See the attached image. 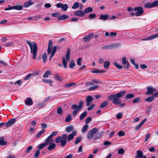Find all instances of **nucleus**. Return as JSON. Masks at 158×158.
Wrapping results in <instances>:
<instances>
[{"mask_svg":"<svg viewBox=\"0 0 158 158\" xmlns=\"http://www.w3.org/2000/svg\"><path fill=\"white\" fill-rule=\"evenodd\" d=\"M92 73H102L104 72V71H100L98 69H96L92 71Z\"/></svg>","mask_w":158,"mask_h":158,"instance_id":"58","label":"nucleus"},{"mask_svg":"<svg viewBox=\"0 0 158 158\" xmlns=\"http://www.w3.org/2000/svg\"><path fill=\"white\" fill-rule=\"evenodd\" d=\"M109 17V16L108 15H101L99 18L100 19H102L104 20H106Z\"/></svg>","mask_w":158,"mask_h":158,"instance_id":"26","label":"nucleus"},{"mask_svg":"<svg viewBox=\"0 0 158 158\" xmlns=\"http://www.w3.org/2000/svg\"><path fill=\"white\" fill-rule=\"evenodd\" d=\"M93 9L90 7H89L86 8L84 10V14H87L89 13H90L93 11Z\"/></svg>","mask_w":158,"mask_h":158,"instance_id":"21","label":"nucleus"},{"mask_svg":"<svg viewBox=\"0 0 158 158\" xmlns=\"http://www.w3.org/2000/svg\"><path fill=\"white\" fill-rule=\"evenodd\" d=\"M74 15L75 16L82 17L85 15L84 12L81 10H77L75 11Z\"/></svg>","mask_w":158,"mask_h":158,"instance_id":"11","label":"nucleus"},{"mask_svg":"<svg viewBox=\"0 0 158 158\" xmlns=\"http://www.w3.org/2000/svg\"><path fill=\"white\" fill-rule=\"evenodd\" d=\"M96 17V15L95 14H90L88 17V19L89 20H91L92 19L95 18Z\"/></svg>","mask_w":158,"mask_h":158,"instance_id":"40","label":"nucleus"},{"mask_svg":"<svg viewBox=\"0 0 158 158\" xmlns=\"http://www.w3.org/2000/svg\"><path fill=\"white\" fill-rule=\"evenodd\" d=\"M15 6V9L17 10H20L22 9L23 6L22 5H16Z\"/></svg>","mask_w":158,"mask_h":158,"instance_id":"42","label":"nucleus"},{"mask_svg":"<svg viewBox=\"0 0 158 158\" xmlns=\"http://www.w3.org/2000/svg\"><path fill=\"white\" fill-rule=\"evenodd\" d=\"M52 46V40H49V41L48 49L47 50L48 53L49 54H50L51 53Z\"/></svg>","mask_w":158,"mask_h":158,"instance_id":"13","label":"nucleus"},{"mask_svg":"<svg viewBox=\"0 0 158 158\" xmlns=\"http://www.w3.org/2000/svg\"><path fill=\"white\" fill-rule=\"evenodd\" d=\"M68 7V6L67 4H63L61 8L64 11H65L67 10Z\"/></svg>","mask_w":158,"mask_h":158,"instance_id":"43","label":"nucleus"},{"mask_svg":"<svg viewBox=\"0 0 158 158\" xmlns=\"http://www.w3.org/2000/svg\"><path fill=\"white\" fill-rule=\"evenodd\" d=\"M42 81L44 83H49L50 86L52 85V81L50 80L49 79H43L42 80Z\"/></svg>","mask_w":158,"mask_h":158,"instance_id":"30","label":"nucleus"},{"mask_svg":"<svg viewBox=\"0 0 158 158\" xmlns=\"http://www.w3.org/2000/svg\"><path fill=\"white\" fill-rule=\"evenodd\" d=\"M16 121V118H14L9 120L6 123H0V124L1 125H0V128H1L2 127H6V128H7L13 125Z\"/></svg>","mask_w":158,"mask_h":158,"instance_id":"5","label":"nucleus"},{"mask_svg":"<svg viewBox=\"0 0 158 158\" xmlns=\"http://www.w3.org/2000/svg\"><path fill=\"white\" fill-rule=\"evenodd\" d=\"M34 74L33 73H30L28 74L26 77H25L24 80H28L31 76H34Z\"/></svg>","mask_w":158,"mask_h":158,"instance_id":"50","label":"nucleus"},{"mask_svg":"<svg viewBox=\"0 0 158 158\" xmlns=\"http://www.w3.org/2000/svg\"><path fill=\"white\" fill-rule=\"evenodd\" d=\"M147 91L146 93L147 95H151L156 90V89L154 88L153 87L148 86L147 88Z\"/></svg>","mask_w":158,"mask_h":158,"instance_id":"9","label":"nucleus"},{"mask_svg":"<svg viewBox=\"0 0 158 158\" xmlns=\"http://www.w3.org/2000/svg\"><path fill=\"white\" fill-rule=\"evenodd\" d=\"M40 150H38L35 153L34 158H38L39 156L40 153Z\"/></svg>","mask_w":158,"mask_h":158,"instance_id":"41","label":"nucleus"},{"mask_svg":"<svg viewBox=\"0 0 158 158\" xmlns=\"http://www.w3.org/2000/svg\"><path fill=\"white\" fill-rule=\"evenodd\" d=\"M98 87V86L97 85H95L94 86L90 87L89 89V90L91 91L93 90H94L97 89Z\"/></svg>","mask_w":158,"mask_h":158,"instance_id":"52","label":"nucleus"},{"mask_svg":"<svg viewBox=\"0 0 158 158\" xmlns=\"http://www.w3.org/2000/svg\"><path fill=\"white\" fill-rule=\"evenodd\" d=\"M77 131H74L68 136L66 134H63L62 136H59L57 137L55 139V142L56 143H60L61 146L64 147L67 143V138L68 141H70L73 139L74 136L77 135Z\"/></svg>","mask_w":158,"mask_h":158,"instance_id":"1","label":"nucleus"},{"mask_svg":"<svg viewBox=\"0 0 158 158\" xmlns=\"http://www.w3.org/2000/svg\"><path fill=\"white\" fill-rule=\"evenodd\" d=\"M136 153L137 155L135 156L136 158H146V156L143 155V152L141 150L137 151Z\"/></svg>","mask_w":158,"mask_h":158,"instance_id":"10","label":"nucleus"},{"mask_svg":"<svg viewBox=\"0 0 158 158\" xmlns=\"http://www.w3.org/2000/svg\"><path fill=\"white\" fill-rule=\"evenodd\" d=\"M27 43L29 45L31 49V53L32 54V58L35 59L37 56V45L35 42H32L31 43L30 41L27 40Z\"/></svg>","mask_w":158,"mask_h":158,"instance_id":"2","label":"nucleus"},{"mask_svg":"<svg viewBox=\"0 0 158 158\" xmlns=\"http://www.w3.org/2000/svg\"><path fill=\"white\" fill-rule=\"evenodd\" d=\"M75 64L73 60L71 61L69 64V67L70 69H72L75 67Z\"/></svg>","mask_w":158,"mask_h":158,"instance_id":"37","label":"nucleus"},{"mask_svg":"<svg viewBox=\"0 0 158 158\" xmlns=\"http://www.w3.org/2000/svg\"><path fill=\"white\" fill-rule=\"evenodd\" d=\"M34 2L31 0H30L27 2H24L23 4V6L25 7H27L31 5H33Z\"/></svg>","mask_w":158,"mask_h":158,"instance_id":"14","label":"nucleus"},{"mask_svg":"<svg viewBox=\"0 0 158 158\" xmlns=\"http://www.w3.org/2000/svg\"><path fill=\"white\" fill-rule=\"evenodd\" d=\"M142 125H143L140 123L139 124L135 126V130L137 131L139 130Z\"/></svg>","mask_w":158,"mask_h":158,"instance_id":"49","label":"nucleus"},{"mask_svg":"<svg viewBox=\"0 0 158 158\" xmlns=\"http://www.w3.org/2000/svg\"><path fill=\"white\" fill-rule=\"evenodd\" d=\"M81 139V138L80 137H77L75 141L74 142V144H76L78 143L80 141Z\"/></svg>","mask_w":158,"mask_h":158,"instance_id":"46","label":"nucleus"},{"mask_svg":"<svg viewBox=\"0 0 158 158\" xmlns=\"http://www.w3.org/2000/svg\"><path fill=\"white\" fill-rule=\"evenodd\" d=\"M108 102L107 101H105L102 102L101 104L100 107L102 108L106 106L108 104Z\"/></svg>","mask_w":158,"mask_h":158,"instance_id":"35","label":"nucleus"},{"mask_svg":"<svg viewBox=\"0 0 158 158\" xmlns=\"http://www.w3.org/2000/svg\"><path fill=\"white\" fill-rule=\"evenodd\" d=\"M52 75L51 73L49 71H48L43 75L44 77H48L49 75Z\"/></svg>","mask_w":158,"mask_h":158,"instance_id":"39","label":"nucleus"},{"mask_svg":"<svg viewBox=\"0 0 158 158\" xmlns=\"http://www.w3.org/2000/svg\"><path fill=\"white\" fill-rule=\"evenodd\" d=\"M55 78L57 80L59 81H62V78L61 77L60 75L58 74H56L55 76Z\"/></svg>","mask_w":158,"mask_h":158,"instance_id":"44","label":"nucleus"},{"mask_svg":"<svg viewBox=\"0 0 158 158\" xmlns=\"http://www.w3.org/2000/svg\"><path fill=\"white\" fill-rule=\"evenodd\" d=\"M74 129V128L73 126L69 125L66 128L65 131L67 132H70L73 131Z\"/></svg>","mask_w":158,"mask_h":158,"instance_id":"20","label":"nucleus"},{"mask_svg":"<svg viewBox=\"0 0 158 158\" xmlns=\"http://www.w3.org/2000/svg\"><path fill=\"white\" fill-rule=\"evenodd\" d=\"M122 62L123 64L124 65H126L124 67L125 68H128V67L129 66V63L127 61L126 57H124L123 58Z\"/></svg>","mask_w":158,"mask_h":158,"instance_id":"17","label":"nucleus"},{"mask_svg":"<svg viewBox=\"0 0 158 158\" xmlns=\"http://www.w3.org/2000/svg\"><path fill=\"white\" fill-rule=\"evenodd\" d=\"M94 100V98L91 96H88L85 98L86 101V105L87 106H89L91 105Z\"/></svg>","mask_w":158,"mask_h":158,"instance_id":"8","label":"nucleus"},{"mask_svg":"<svg viewBox=\"0 0 158 158\" xmlns=\"http://www.w3.org/2000/svg\"><path fill=\"white\" fill-rule=\"evenodd\" d=\"M140 100L141 98H137L134 99L133 101V103H137L140 102Z\"/></svg>","mask_w":158,"mask_h":158,"instance_id":"59","label":"nucleus"},{"mask_svg":"<svg viewBox=\"0 0 158 158\" xmlns=\"http://www.w3.org/2000/svg\"><path fill=\"white\" fill-rule=\"evenodd\" d=\"M102 49H112L111 45L104 46L102 47Z\"/></svg>","mask_w":158,"mask_h":158,"instance_id":"56","label":"nucleus"},{"mask_svg":"<svg viewBox=\"0 0 158 158\" xmlns=\"http://www.w3.org/2000/svg\"><path fill=\"white\" fill-rule=\"evenodd\" d=\"M95 106V105L94 104H92L91 106L87 108V109L88 110L90 111L93 109Z\"/></svg>","mask_w":158,"mask_h":158,"instance_id":"57","label":"nucleus"},{"mask_svg":"<svg viewBox=\"0 0 158 158\" xmlns=\"http://www.w3.org/2000/svg\"><path fill=\"white\" fill-rule=\"evenodd\" d=\"M72 120V115L71 114H69L65 119L66 122H68Z\"/></svg>","mask_w":158,"mask_h":158,"instance_id":"36","label":"nucleus"},{"mask_svg":"<svg viewBox=\"0 0 158 158\" xmlns=\"http://www.w3.org/2000/svg\"><path fill=\"white\" fill-rule=\"evenodd\" d=\"M153 7L158 6V1L156 0L154 1L152 3Z\"/></svg>","mask_w":158,"mask_h":158,"instance_id":"64","label":"nucleus"},{"mask_svg":"<svg viewBox=\"0 0 158 158\" xmlns=\"http://www.w3.org/2000/svg\"><path fill=\"white\" fill-rule=\"evenodd\" d=\"M45 143L39 145L38 147V148L39 149H41L47 145L49 144L51 142H49L46 139L45 140Z\"/></svg>","mask_w":158,"mask_h":158,"instance_id":"12","label":"nucleus"},{"mask_svg":"<svg viewBox=\"0 0 158 158\" xmlns=\"http://www.w3.org/2000/svg\"><path fill=\"white\" fill-rule=\"evenodd\" d=\"M68 16L66 15H63L60 16L58 17V20H65L68 18Z\"/></svg>","mask_w":158,"mask_h":158,"instance_id":"23","label":"nucleus"},{"mask_svg":"<svg viewBox=\"0 0 158 158\" xmlns=\"http://www.w3.org/2000/svg\"><path fill=\"white\" fill-rule=\"evenodd\" d=\"M62 62H63V66H64V67L65 68H67V62H66L65 61V60L64 58L62 60Z\"/></svg>","mask_w":158,"mask_h":158,"instance_id":"55","label":"nucleus"},{"mask_svg":"<svg viewBox=\"0 0 158 158\" xmlns=\"http://www.w3.org/2000/svg\"><path fill=\"white\" fill-rule=\"evenodd\" d=\"M56 147V145L54 143H51L48 148L49 151L53 150Z\"/></svg>","mask_w":158,"mask_h":158,"instance_id":"24","label":"nucleus"},{"mask_svg":"<svg viewBox=\"0 0 158 158\" xmlns=\"http://www.w3.org/2000/svg\"><path fill=\"white\" fill-rule=\"evenodd\" d=\"M58 133V132L56 131H53L52 132L51 134L46 139L49 142L50 141V139L52 138L53 136L56 135Z\"/></svg>","mask_w":158,"mask_h":158,"instance_id":"15","label":"nucleus"},{"mask_svg":"<svg viewBox=\"0 0 158 158\" xmlns=\"http://www.w3.org/2000/svg\"><path fill=\"white\" fill-rule=\"evenodd\" d=\"M79 6V3L78 2H76L74 3L73 5L72 8L73 9H76Z\"/></svg>","mask_w":158,"mask_h":158,"instance_id":"34","label":"nucleus"},{"mask_svg":"<svg viewBox=\"0 0 158 158\" xmlns=\"http://www.w3.org/2000/svg\"><path fill=\"white\" fill-rule=\"evenodd\" d=\"M158 37V33L153 35H152V36L149 37L148 38H146L145 39H143L142 40H151L155 39V38H156Z\"/></svg>","mask_w":158,"mask_h":158,"instance_id":"22","label":"nucleus"},{"mask_svg":"<svg viewBox=\"0 0 158 158\" xmlns=\"http://www.w3.org/2000/svg\"><path fill=\"white\" fill-rule=\"evenodd\" d=\"M126 104L124 103H121V101L119 100V107L122 108Z\"/></svg>","mask_w":158,"mask_h":158,"instance_id":"61","label":"nucleus"},{"mask_svg":"<svg viewBox=\"0 0 158 158\" xmlns=\"http://www.w3.org/2000/svg\"><path fill=\"white\" fill-rule=\"evenodd\" d=\"M87 114V112L86 111H85L80 116V120H81L83 119L86 116Z\"/></svg>","mask_w":158,"mask_h":158,"instance_id":"28","label":"nucleus"},{"mask_svg":"<svg viewBox=\"0 0 158 158\" xmlns=\"http://www.w3.org/2000/svg\"><path fill=\"white\" fill-rule=\"evenodd\" d=\"M108 99L110 101L112 100L114 104H118V93L109 96Z\"/></svg>","mask_w":158,"mask_h":158,"instance_id":"6","label":"nucleus"},{"mask_svg":"<svg viewBox=\"0 0 158 158\" xmlns=\"http://www.w3.org/2000/svg\"><path fill=\"white\" fill-rule=\"evenodd\" d=\"M25 103L27 105L31 106L33 104V102L32 99L30 98H28L25 101Z\"/></svg>","mask_w":158,"mask_h":158,"instance_id":"19","label":"nucleus"},{"mask_svg":"<svg viewBox=\"0 0 158 158\" xmlns=\"http://www.w3.org/2000/svg\"><path fill=\"white\" fill-rule=\"evenodd\" d=\"M63 111L62 108L61 107H58L57 109V113L58 114H61Z\"/></svg>","mask_w":158,"mask_h":158,"instance_id":"51","label":"nucleus"},{"mask_svg":"<svg viewBox=\"0 0 158 158\" xmlns=\"http://www.w3.org/2000/svg\"><path fill=\"white\" fill-rule=\"evenodd\" d=\"M98 131V129L97 128L95 127L90 130L89 131L86 135V137L88 139H94V140H95L98 138L97 135H95L94 137V135Z\"/></svg>","mask_w":158,"mask_h":158,"instance_id":"4","label":"nucleus"},{"mask_svg":"<svg viewBox=\"0 0 158 158\" xmlns=\"http://www.w3.org/2000/svg\"><path fill=\"white\" fill-rule=\"evenodd\" d=\"M47 58V54L46 52H45L43 54V56H42V58L43 60V62L45 63Z\"/></svg>","mask_w":158,"mask_h":158,"instance_id":"47","label":"nucleus"},{"mask_svg":"<svg viewBox=\"0 0 158 158\" xmlns=\"http://www.w3.org/2000/svg\"><path fill=\"white\" fill-rule=\"evenodd\" d=\"M126 93V91L125 90L120 91L119 92V98L123 96Z\"/></svg>","mask_w":158,"mask_h":158,"instance_id":"54","label":"nucleus"},{"mask_svg":"<svg viewBox=\"0 0 158 158\" xmlns=\"http://www.w3.org/2000/svg\"><path fill=\"white\" fill-rule=\"evenodd\" d=\"M56 51V46L53 47L51 54L49 58V60H51L54 56Z\"/></svg>","mask_w":158,"mask_h":158,"instance_id":"18","label":"nucleus"},{"mask_svg":"<svg viewBox=\"0 0 158 158\" xmlns=\"http://www.w3.org/2000/svg\"><path fill=\"white\" fill-rule=\"evenodd\" d=\"M4 137H2L0 138V145L1 146H4L7 143V142L4 140Z\"/></svg>","mask_w":158,"mask_h":158,"instance_id":"29","label":"nucleus"},{"mask_svg":"<svg viewBox=\"0 0 158 158\" xmlns=\"http://www.w3.org/2000/svg\"><path fill=\"white\" fill-rule=\"evenodd\" d=\"M70 49H68L66 55V60L69 61L70 59Z\"/></svg>","mask_w":158,"mask_h":158,"instance_id":"25","label":"nucleus"},{"mask_svg":"<svg viewBox=\"0 0 158 158\" xmlns=\"http://www.w3.org/2000/svg\"><path fill=\"white\" fill-rule=\"evenodd\" d=\"M32 146H30L28 147L27 148L26 152L27 153H29L31 150L32 149Z\"/></svg>","mask_w":158,"mask_h":158,"instance_id":"60","label":"nucleus"},{"mask_svg":"<svg viewBox=\"0 0 158 158\" xmlns=\"http://www.w3.org/2000/svg\"><path fill=\"white\" fill-rule=\"evenodd\" d=\"M92 119L91 117H89L85 121V123L87 124L89 123L91 121Z\"/></svg>","mask_w":158,"mask_h":158,"instance_id":"63","label":"nucleus"},{"mask_svg":"<svg viewBox=\"0 0 158 158\" xmlns=\"http://www.w3.org/2000/svg\"><path fill=\"white\" fill-rule=\"evenodd\" d=\"M88 127V126L87 125H85L83 127L81 131L83 132H85L87 129Z\"/></svg>","mask_w":158,"mask_h":158,"instance_id":"48","label":"nucleus"},{"mask_svg":"<svg viewBox=\"0 0 158 158\" xmlns=\"http://www.w3.org/2000/svg\"><path fill=\"white\" fill-rule=\"evenodd\" d=\"M45 130L44 129H43L40 131L36 135V138H39L41 135L45 132Z\"/></svg>","mask_w":158,"mask_h":158,"instance_id":"27","label":"nucleus"},{"mask_svg":"<svg viewBox=\"0 0 158 158\" xmlns=\"http://www.w3.org/2000/svg\"><path fill=\"white\" fill-rule=\"evenodd\" d=\"M83 104L84 103L83 101H79L78 106L76 104L73 105L71 106V109L73 110H74L72 112L73 115V116H75L79 111L83 108Z\"/></svg>","mask_w":158,"mask_h":158,"instance_id":"3","label":"nucleus"},{"mask_svg":"<svg viewBox=\"0 0 158 158\" xmlns=\"http://www.w3.org/2000/svg\"><path fill=\"white\" fill-rule=\"evenodd\" d=\"M60 14V13H53L52 15V16L54 17H59V15Z\"/></svg>","mask_w":158,"mask_h":158,"instance_id":"62","label":"nucleus"},{"mask_svg":"<svg viewBox=\"0 0 158 158\" xmlns=\"http://www.w3.org/2000/svg\"><path fill=\"white\" fill-rule=\"evenodd\" d=\"M110 65V63L108 61H106L104 63V68L106 69L108 68L109 67Z\"/></svg>","mask_w":158,"mask_h":158,"instance_id":"31","label":"nucleus"},{"mask_svg":"<svg viewBox=\"0 0 158 158\" xmlns=\"http://www.w3.org/2000/svg\"><path fill=\"white\" fill-rule=\"evenodd\" d=\"M94 34H89L88 35L84 36L83 39L85 41H89L91 38H93V36Z\"/></svg>","mask_w":158,"mask_h":158,"instance_id":"16","label":"nucleus"},{"mask_svg":"<svg viewBox=\"0 0 158 158\" xmlns=\"http://www.w3.org/2000/svg\"><path fill=\"white\" fill-rule=\"evenodd\" d=\"M76 85V84L73 82H71L68 83L67 84L65 85V88H69L73 85Z\"/></svg>","mask_w":158,"mask_h":158,"instance_id":"33","label":"nucleus"},{"mask_svg":"<svg viewBox=\"0 0 158 158\" xmlns=\"http://www.w3.org/2000/svg\"><path fill=\"white\" fill-rule=\"evenodd\" d=\"M135 97L134 95L132 94H127L126 95V99H128L131 98Z\"/></svg>","mask_w":158,"mask_h":158,"instance_id":"38","label":"nucleus"},{"mask_svg":"<svg viewBox=\"0 0 158 158\" xmlns=\"http://www.w3.org/2000/svg\"><path fill=\"white\" fill-rule=\"evenodd\" d=\"M146 8H152L153 7L152 3L150 2L148 3L145 5Z\"/></svg>","mask_w":158,"mask_h":158,"instance_id":"45","label":"nucleus"},{"mask_svg":"<svg viewBox=\"0 0 158 158\" xmlns=\"http://www.w3.org/2000/svg\"><path fill=\"white\" fill-rule=\"evenodd\" d=\"M134 10L136 11L135 15L138 16L141 15L143 13V8L141 7H135Z\"/></svg>","mask_w":158,"mask_h":158,"instance_id":"7","label":"nucleus"},{"mask_svg":"<svg viewBox=\"0 0 158 158\" xmlns=\"http://www.w3.org/2000/svg\"><path fill=\"white\" fill-rule=\"evenodd\" d=\"M82 60V59L81 58H78L77 59V64L79 66H81V62Z\"/></svg>","mask_w":158,"mask_h":158,"instance_id":"53","label":"nucleus"},{"mask_svg":"<svg viewBox=\"0 0 158 158\" xmlns=\"http://www.w3.org/2000/svg\"><path fill=\"white\" fill-rule=\"evenodd\" d=\"M154 96H151L149 97L146 98L145 99V100L147 102H151L154 99Z\"/></svg>","mask_w":158,"mask_h":158,"instance_id":"32","label":"nucleus"}]
</instances>
